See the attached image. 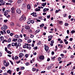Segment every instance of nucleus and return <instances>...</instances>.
Returning <instances> with one entry per match:
<instances>
[{
	"mask_svg": "<svg viewBox=\"0 0 75 75\" xmlns=\"http://www.w3.org/2000/svg\"><path fill=\"white\" fill-rule=\"evenodd\" d=\"M26 20V17L22 15L21 17L19 19L20 21H25Z\"/></svg>",
	"mask_w": 75,
	"mask_h": 75,
	"instance_id": "1",
	"label": "nucleus"
},
{
	"mask_svg": "<svg viewBox=\"0 0 75 75\" xmlns=\"http://www.w3.org/2000/svg\"><path fill=\"white\" fill-rule=\"evenodd\" d=\"M17 42H16L15 43L14 42H13L11 43V45L12 47H16L17 46Z\"/></svg>",
	"mask_w": 75,
	"mask_h": 75,
	"instance_id": "2",
	"label": "nucleus"
},
{
	"mask_svg": "<svg viewBox=\"0 0 75 75\" xmlns=\"http://www.w3.org/2000/svg\"><path fill=\"white\" fill-rule=\"evenodd\" d=\"M45 51H48V50H49V47L47 46H46V45H45Z\"/></svg>",
	"mask_w": 75,
	"mask_h": 75,
	"instance_id": "3",
	"label": "nucleus"
},
{
	"mask_svg": "<svg viewBox=\"0 0 75 75\" xmlns=\"http://www.w3.org/2000/svg\"><path fill=\"white\" fill-rule=\"evenodd\" d=\"M49 39H48V41H51V40H52V36L50 35L48 36Z\"/></svg>",
	"mask_w": 75,
	"mask_h": 75,
	"instance_id": "4",
	"label": "nucleus"
},
{
	"mask_svg": "<svg viewBox=\"0 0 75 75\" xmlns=\"http://www.w3.org/2000/svg\"><path fill=\"white\" fill-rule=\"evenodd\" d=\"M16 12L18 14H21V10L19 9H17L16 10Z\"/></svg>",
	"mask_w": 75,
	"mask_h": 75,
	"instance_id": "5",
	"label": "nucleus"
},
{
	"mask_svg": "<svg viewBox=\"0 0 75 75\" xmlns=\"http://www.w3.org/2000/svg\"><path fill=\"white\" fill-rule=\"evenodd\" d=\"M39 59L41 60H43L44 59V56H40L39 57Z\"/></svg>",
	"mask_w": 75,
	"mask_h": 75,
	"instance_id": "6",
	"label": "nucleus"
},
{
	"mask_svg": "<svg viewBox=\"0 0 75 75\" xmlns=\"http://www.w3.org/2000/svg\"><path fill=\"white\" fill-rule=\"evenodd\" d=\"M27 8L30 10V9H31V6L30 4H28L27 6Z\"/></svg>",
	"mask_w": 75,
	"mask_h": 75,
	"instance_id": "7",
	"label": "nucleus"
},
{
	"mask_svg": "<svg viewBox=\"0 0 75 75\" xmlns=\"http://www.w3.org/2000/svg\"><path fill=\"white\" fill-rule=\"evenodd\" d=\"M14 9L15 8L14 7H12L11 8V9L12 11H11V13H14Z\"/></svg>",
	"mask_w": 75,
	"mask_h": 75,
	"instance_id": "8",
	"label": "nucleus"
},
{
	"mask_svg": "<svg viewBox=\"0 0 75 75\" xmlns=\"http://www.w3.org/2000/svg\"><path fill=\"white\" fill-rule=\"evenodd\" d=\"M4 13V16H6L8 14V12L7 11H6Z\"/></svg>",
	"mask_w": 75,
	"mask_h": 75,
	"instance_id": "9",
	"label": "nucleus"
},
{
	"mask_svg": "<svg viewBox=\"0 0 75 75\" xmlns=\"http://www.w3.org/2000/svg\"><path fill=\"white\" fill-rule=\"evenodd\" d=\"M47 11H48V10H49V8H44L43 10V12H46V11H47Z\"/></svg>",
	"mask_w": 75,
	"mask_h": 75,
	"instance_id": "10",
	"label": "nucleus"
},
{
	"mask_svg": "<svg viewBox=\"0 0 75 75\" xmlns=\"http://www.w3.org/2000/svg\"><path fill=\"white\" fill-rule=\"evenodd\" d=\"M36 13H35V12H33L32 13H31L30 15H33V16L35 17V16H36Z\"/></svg>",
	"mask_w": 75,
	"mask_h": 75,
	"instance_id": "11",
	"label": "nucleus"
},
{
	"mask_svg": "<svg viewBox=\"0 0 75 75\" xmlns=\"http://www.w3.org/2000/svg\"><path fill=\"white\" fill-rule=\"evenodd\" d=\"M23 1V0H18L17 3L18 4H20L21 3H22Z\"/></svg>",
	"mask_w": 75,
	"mask_h": 75,
	"instance_id": "12",
	"label": "nucleus"
},
{
	"mask_svg": "<svg viewBox=\"0 0 75 75\" xmlns=\"http://www.w3.org/2000/svg\"><path fill=\"white\" fill-rule=\"evenodd\" d=\"M22 41H23V40L21 39H19L18 40V42H19V43L21 42Z\"/></svg>",
	"mask_w": 75,
	"mask_h": 75,
	"instance_id": "13",
	"label": "nucleus"
},
{
	"mask_svg": "<svg viewBox=\"0 0 75 75\" xmlns=\"http://www.w3.org/2000/svg\"><path fill=\"white\" fill-rule=\"evenodd\" d=\"M7 73L8 74H11V70H8L7 71Z\"/></svg>",
	"mask_w": 75,
	"mask_h": 75,
	"instance_id": "14",
	"label": "nucleus"
},
{
	"mask_svg": "<svg viewBox=\"0 0 75 75\" xmlns=\"http://www.w3.org/2000/svg\"><path fill=\"white\" fill-rule=\"evenodd\" d=\"M17 40H18L17 38H13V40H12V41H13V42H16V41H17Z\"/></svg>",
	"mask_w": 75,
	"mask_h": 75,
	"instance_id": "15",
	"label": "nucleus"
},
{
	"mask_svg": "<svg viewBox=\"0 0 75 75\" xmlns=\"http://www.w3.org/2000/svg\"><path fill=\"white\" fill-rule=\"evenodd\" d=\"M46 2L43 3V4H41V6H43V7H45V6H46Z\"/></svg>",
	"mask_w": 75,
	"mask_h": 75,
	"instance_id": "16",
	"label": "nucleus"
},
{
	"mask_svg": "<svg viewBox=\"0 0 75 75\" xmlns=\"http://www.w3.org/2000/svg\"><path fill=\"white\" fill-rule=\"evenodd\" d=\"M1 29L2 30H3V31H6V29L3 27H1Z\"/></svg>",
	"mask_w": 75,
	"mask_h": 75,
	"instance_id": "17",
	"label": "nucleus"
},
{
	"mask_svg": "<svg viewBox=\"0 0 75 75\" xmlns=\"http://www.w3.org/2000/svg\"><path fill=\"white\" fill-rule=\"evenodd\" d=\"M23 48H27V49H28V46H27L26 45H25L23 46Z\"/></svg>",
	"mask_w": 75,
	"mask_h": 75,
	"instance_id": "18",
	"label": "nucleus"
},
{
	"mask_svg": "<svg viewBox=\"0 0 75 75\" xmlns=\"http://www.w3.org/2000/svg\"><path fill=\"white\" fill-rule=\"evenodd\" d=\"M26 30H29L30 28V27L28 26H26L25 27Z\"/></svg>",
	"mask_w": 75,
	"mask_h": 75,
	"instance_id": "19",
	"label": "nucleus"
},
{
	"mask_svg": "<svg viewBox=\"0 0 75 75\" xmlns=\"http://www.w3.org/2000/svg\"><path fill=\"white\" fill-rule=\"evenodd\" d=\"M57 57V56H54L53 57H52V61H54L55 60L54 58H56Z\"/></svg>",
	"mask_w": 75,
	"mask_h": 75,
	"instance_id": "20",
	"label": "nucleus"
},
{
	"mask_svg": "<svg viewBox=\"0 0 75 75\" xmlns=\"http://www.w3.org/2000/svg\"><path fill=\"white\" fill-rule=\"evenodd\" d=\"M26 5V3L23 4L22 5V7H25Z\"/></svg>",
	"mask_w": 75,
	"mask_h": 75,
	"instance_id": "21",
	"label": "nucleus"
},
{
	"mask_svg": "<svg viewBox=\"0 0 75 75\" xmlns=\"http://www.w3.org/2000/svg\"><path fill=\"white\" fill-rule=\"evenodd\" d=\"M0 38L1 39V41H3V40H4V37L3 36L1 37Z\"/></svg>",
	"mask_w": 75,
	"mask_h": 75,
	"instance_id": "22",
	"label": "nucleus"
},
{
	"mask_svg": "<svg viewBox=\"0 0 75 75\" xmlns=\"http://www.w3.org/2000/svg\"><path fill=\"white\" fill-rule=\"evenodd\" d=\"M15 37L17 38H20V36L18 35H15Z\"/></svg>",
	"mask_w": 75,
	"mask_h": 75,
	"instance_id": "23",
	"label": "nucleus"
},
{
	"mask_svg": "<svg viewBox=\"0 0 75 75\" xmlns=\"http://www.w3.org/2000/svg\"><path fill=\"white\" fill-rule=\"evenodd\" d=\"M63 17H67V14L65 13L64 14H63Z\"/></svg>",
	"mask_w": 75,
	"mask_h": 75,
	"instance_id": "24",
	"label": "nucleus"
},
{
	"mask_svg": "<svg viewBox=\"0 0 75 75\" xmlns=\"http://www.w3.org/2000/svg\"><path fill=\"white\" fill-rule=\"evenodd\" d=\"M35 11H41V10L40 9H38V8H36L35 9Z\"/></svg>",
	"mask_w": 75,
	"mask_h": 75,
	"instance_id": "25",
	"label": "nucleus"
},
{
	"mask_svg": "<svg viewBox=\"0 0 75 75\" xmlns=\"http://www.w3.org/2000/svg\"><path fill=\"white\" fill-rule=\"evenodd\" d=\"M3 27L4 28H5L6 29H7V25H4L3 26Z\"/></svg>",
	"mask_w": 75,
	"mask_h": 75,
	"instance_id": "26",
	"label": "nucleus"
},
{
	"mask_svg": "<svg viewBox=\"0 0 75 75\" xmlns=\"http://www.w3.org/2000/svg\"><path fill=\"white\" fill-rule=\"evenodd\" d=\"M5 3H6V2L3 1L1 2V4L2 6H4L5 5Z\"/></svg>",
	"mask_w": 75,
	"mask_h": 75,
	"instance_id": "27",
	"label": "nucleus"
},
{
	"mask_svg": "<svg viewBox=\"0 0 75 75\" xmlns=\"http://www.w3.org/2000/svg\"><path fill=\"white\" fill-rule=\"evenodd\" d=\"M11 47V44H9L7 45V48L8 49H9L10 48V47Z\"/></svg>",
	"mask_w": 75,
	"mask_h": 75,
	"instance_id": "28",
	"label": "nucleus"
},
{
	"mask_svg": "<svg viewBox=\"0 0 75 75\" xmlns=\"http://www.w3.org/2000/svg\"><path fill=\"white\" fill-rule=\"evenodd\" d=\"M40 31V30H39V29L37 30H36L35 33H39Z\"/></svg>",
	"mask_w": 75,
	"mask_h": 75,
	"instance_id": "29",
	"label": "nucleus"
},
{
	"mask_svg": "<svg viewBox=\"0 0 75 75\" xmlns=\"http://www.w3.org/2000/svg\"><path fill=\"white\" fill-rule=\"evenodd\" d=\"M7 53H8V54H12V53L11 52L8 51V50H7Z\"/></svg>",
	"mask_w": 75,
	"mask_h": 75,
	"instance_id": "30",
	"label": "nucleus"
},
{
	"mask_svg": "<svg viewBox=\"0 0 75 75\" xmlns=\"http://www.w3.org/2000/svg\"><path fill=\"white\" fill-rule=\"evenodd\" d=\"M11 38H10L8 39V42H11Z\"/></svg>",
	"mask_w": 75,
	"mask_h": 75,
	"instance_id": "31",
	"label": "nucleus"
},
{
	"mask_svg": "<svg viewBox=\"0 0 75 75\" xmlns=\"http://www.w3.org/2000/svg\"><path fill=\"white\" fill-rule=\"evenodd\" d=\"M71 34H74L75 33V31L74 30H72L70 32Z\"/></svg>",
	"mask_w": 75,
	"mask_h": 75,
	"instance_id": "32",
	"label": "nucleus"
},
{
	"mask_svg": "<svg viewBox=\"0 0 75 75\" xmlns=\"http://www.w3.org/2000/svg\"><path fill=\"white\" fill-rule=\"evenodd\" d=\"M8 65H9V63L8 62L6 63V67H8Z\"/></svg>",
	"mask_w": 75,
	"mask_h": 75,
	"instance_id": "33",
	"label": "nucleus"
},
{
	"mask_svg": "<svg viewBox=\"0 0 75 75\" xmlns=\"http://www.w3.org/2000/svg\"><path fill=\"white\" fill-rule=\"evenodd\" d=\"M30 23H31L32 24H34V21L33 20H30Z\"/></svg>",
	"mask_w": 75,
	"mask_h": 75,
	"instance_id": "34",
	"label": "nucleus"
},
{
	"mask_svg": "<svg viewBox=\"0 0 75 75\" xmlns=\"http://www.w3.org/2000/svg\"><path fill=\"white\" fill-rule=\"evenodd\" d=\"M51 67L48 66L47 67V69H48V70H50V69H51Z\"/></svg>",
	"mask_w": 75,
	"mask_h": 75,
	"instance_id": "35",
	"label": "nucleus"
},
{
	"mask_svg": "<svg viewBox=\"0 0 75 75\" xmlns=\"http://www.w3.org/2000/svg\"><path fill=\"white\" fill-rule=\"evenodd\" d=\"M69 25V24L67 23H65L64 24V25L66 26H68Z\"/></svg>",
	"mask_w": 75,
	"mask_h": 75,
	"instance_id": "36",
	"label": "nucleus"
},
{
	"mask_svg": "<svg viewBox=\"0 0 75 75\" xmlns=\"http://www.w3.org/2000/svg\"><path fill=\"white\" fill-rule=\"evenodd\" d=\"M40 27H44V23H42L41 25H40Z\"/></svg>",
	"mask_w": 75,
	"mask_h": 75,
	"instance_id": "37",
	"label": "nucleus"
},
{
	"mask_svg": "<svg viewBox=\"0 0 75 75\" xmlns=\"http://www.w3.org/2000/svg\"><path fill=\"white\" fill-rule=\"evenodd\" d=\"M18 57L17 56H15V59L17 60L18 59Z\"/></svg>",
	"mask_w": 75,
	"mask_h": 75,
	"instance_id": "38",
	"label": "nucleus"
},
{
	"mask_svg": "<svg viewBox=\"0 0 75 75\" xmlns=\"http://www.w3.org/2000/svg\"><path fill=\"white\" fill-rule=\"evenodd\" d=\"M28 56H29V54H26L25 55V57L26 58H28Z\"/></svg>",
	"mask_w": 75,
	"mask_h": 75,
	"instance_id": "39",
	"label": "nucleus"
},
{
	"mask_svg": "<svg viewBox=\"0 0 75 75\" xmlns=\"http://www.w3.org/2000/svg\"><path fill=\"white\" fill-rule=\"evenodd\" d=\"M74 57H75V56H74L73 55H71L70 58H71L73 59V58H74Z\"/></svg>",
	"mask_w": 75,
	"mask_h": 75,
	"instance_id": "40",
	"label": "nucleus"
},
{
	"mask_svg": "<svg viewBox=\"0 0 75 75\" xmlns=\"http://www.w3.org/2000/svg\"><path fill=\"white\" fill-rule=\"evenodd\" d=\"M31 42V40H28V43H30V42Z\"/></svg>",
	"mask_w": 75,
	"mask_h": 75,
	"instance_id": "41",
	"label": "nucleus"
},
{
	"mask_svg": "<svg viewBox=\"0 0 75 75\" xmlns=\"http://www.w3.org/2000/svg\"><path fill=\"white\" fill-rule=\"evenodd\" d=\"M40 44H41V42L40 41H39L37 44L38 45H40Z\"/></svg>",
	"mask_w": 75,
	"mask_h": 75,
	"instance_id": "42",
	"label": "nucleus"
},
{
	"mask_svg": "<svg viewBox=\"0 0 75 75\" xmlns=\"http://www.w3.org/2000/svg\"><path fill=\"white\" fill-rule=\"evenodd\" d=\"M6 5H11V4L7 3L6 4Z\"/></svg>",
	"mask_w": 75,
	"mask_h": 75,
	"instance_id": "43",
	"label": "nucleus"
},
{
	"mask_svg": "<svg viewBox=\"0 0 75 75\" xmlns=\"http://www.w3.org/2000/svg\"><path fill=\"white\" fill-rule=\"evenodd\" d=\"M36 70V69L34 68H33L32 69V71H35Z\"/></svg>",
	"mask_w": 75,
	"mask_h": 75,
	"instance_id": "44",
	"label": "nucleus"
},
{
	"mask_svg": "<svg viewBox=\"0 0 75 75\" xmlns=\"http://www.w3.org/2000/svg\"><path fill=\"white\" fill-rule=\"evenodd\" d=\"M19 54L22 57H23V56H24V54L22 53H20Z\"/></svg>",
	"mask_w": 75,
	"mask_h": 75,
	"instance_id": "45",
	"label": "nucleus"
},
{
	"mask_svg": "<svg viewBox=\"0 0 75 75\" xmlns=\"http://www.w3.org/2000/svg\"><path fill=\"white\" fill-rule=\"evenodd\" d=\"M20 62H21L20 60H19L18 61H16V64H19V63H20Z\"/></svg>",
	"mask_w": 75,
	"mask_h": 75,
	"instance_id": "46",
	"label": "nucleus"
},
{
	"mask_svg": "<svg viewBox=\"0 0 75 75\" xmlns=\"http://www.w3.org/2000/svg\"><path fill=\"white\" fill-rule=\"evenodd\" d=\"M17 45L18 46V47H20L21 45V43H18Z\"/></svg>",
	"mask_w": 75,
	"mask_h": 75,
	"instance_id": "47",
	"label": "nucleus"
},
{
	"mask_svg": "<svg viewBox=\"0 0 75 75\" xmlns=\"http://www.w3.org/2000/svg\"><path fill=\"white\" fill-rule=\"evenodd\" d=\"M73 40V38H70V39L69 40V41H72Z\"/></svg>",
	"mask_w": 75,
	"mask_h": 75,
	"instance_id": "48",
	"label": "nucleus"
},
{
	"mask_svg": "<svg viewBox=\"0 0 75 75\" xmlns=\"http://www.w3.org/2000/svg\"><path fill=\"white\" fill-rule=\"evenodd\" d=\"M9 62H11V64L12 65H13V62H12V61L11 60H9Z\"/></svg>",
	"mask_w": 75,
	"mask_h": 75,
	"instance_id": "49",
	"label": "nucleus"
},
{
	"mask_svg": "<svg viewBox=\"0 0 75 75\" xmlns=\"http://www.w3.org/2000/svg\"><path fill=\"white\" fill-rule=\"evenodd\" d=\"M70 74L71 75H74V71H71Z\"/></svg>",
	"mask_w": 75,
	"mask_h": 75,
	"instance_id": "50",
	"label": "nucleus"
},
{
	"mask_svg": "<svg viewBox=\"0 0 75 75\" xmlns=\"http://www.w3.org/2000/svg\"><path fill=\"white\" fill-rule=\"evenodd\" d=\"M29 64V62H27L25 64V65L26 66H28V64Z\"/></svg>",
	"mask_w": 75,
	"mask_h": 75,
	"instance_id": "51",
	"label": "nucleus"
},
{
	"mask_svg": "<svg viewBox=\"0 0 75 75\" xmlns=\"http://www.w3.org/2000/svg\"><path fill=\"white\" fill-rule=\"evenodd\" d=\"M4 22L5 23H7L8 21V20H4Z\"/></svg>",
	"mask_w": 75,
	"mask_h": 75,
	"instance_id": "52",
	"label": "nucleus"
},
{
	"mask_svg": "<svg viewBox=\"0 0 75 75\" xmlns=\"http://www.w3.org/2000/svg\"><path fill=\"white\" fill-rule=\"evenodd\" d=\"M61 57H59L58 59V60L59 61H61Z\"/></svg>",
	"mask_w": 75,
	"mask_h": 75,
	"instance_id": "53",
	"label": "nucleus"
},
{
	"mask_svg": "<svg viewBox=\"0 0 75 75\" xmlns=\"http://www.w3.org/2000/svg\"><path fill=\"white\" fill-rule=\"evenodd\" d=\"M11 25H14V23L13 22H11L10 23Z\"/></svg>",
	"mask_w": 75,
	"mask_h": 75,
	"instance_id": "54",
	"label": "nucleus"
},
{
	"mask_svg": "<svg viewBox=\"0 0 75 75\" xmlns=\"http://www.w3.org/2000/svg\"><path fill=\"white\" fill-rule=\"evenodd\" d=\"M50 18V15L47 16V18L49 19Z\"/></svg>",
	"mask_w": 75,
	"mask_h": 75,
	"instance_id": "55",
	"label": "nucleus"
},
{
	"mask_svg": "<svg viewBox=\"0 0 75 75\" xmlns=\"http://www.w3.org/2000/svg\"><path fill=\"white\" fill-rule=\"evenodd\" d=\"M5 17H6V18H10V15H9L7 16H5Z\"/></svg>",
	"mask_w": 75,
	"mask_h": 75,
	"instance_id": "56",
	"label": "nucleus"
},
{
	"mask_svg": "<svg viewBox=\"0 0 75 75\" xmlns=\"http://www.w3.org/2000/svg\"><path fill=\"white\" fill-rule=\"evenodd\" d=\"M5 51L7 52V51H8V50H7V47H5Z\"/></svg>",
	"mask_w": 75,
	"mask_h": 75,
	"instance_id": "57",
	"label": "nucleus"
},
{
	"mask_svg": "<svg viewBox=\"0 0 75 75\" xmlns=\"http://www.w3.org/2000/svg\"><path fill=\"white\" fill-rule=\"evenodd\" d=\"M25 40H27L28 39V37L26 36L25 37Z\"/></svg>",
	"mask_w": 75,
	"mask_h": 75,
	"instance_id": "58",
	"label": "nucleus"
},
{
	"mask_svg": "<svg viewBox=\"0 0 75 75\" xmlns=\"http://www.w3.org/2000/svg\"><path fill=\"white\" fill-rule=\"evenodd\" d=\"M7 32L8 34H10V30H8L7 31Z\"/></svg>",
	"mask_w": 75,
	"mask_h": 75,
	"instance_id": "59",
	"label": "nucleus"
},
{
	"mask_svg": "<svg viewBox=\"0 0 75 75\" xmlns=\"http://www.w3.org/2000/svg\"><path fill=\"white\" fill-rule=\"evenodd\" d=\"M20 69V68H16V71L17 72H18V71H19V70Z\"/></svg>",
	"mask_w": 75,
	"mask_h": 75,
	"instance_id": "60",
	"label": "nucleus"
},
{
	"mask_svg": "<svg viewBox=\"0 0 75 75\" xmlns=\"http://www.w3.org/2000/svg\"><path fill=\"white\" fill-rule=\"evenodd\" d=\"M51 43L54 44V41L53 40H52L50 41Z\"/></svg>",
	"mask_w": 75,
	"mask_h": 75,
	"instance_id": "61",
	"label": "nucleus"
},
{
	"mask_svg": "<svg viewBox=\"0 0 75 75\" xmlns=\"http://www.w3.org/2000/svg\"><path fill=\"white\" fill-rule=\"evenodd\" d=\"M27 23L28 24H30V23H31V21H28L27 22Z\"/></svg>",
	"mask_w": 75,
	"mask_h": 75,
	"instance_id": "62",
	"label": "nucleus"
},
{
	"mask_svg": "<svg viewBox=\"0 0 75 75\" xmlns=\"http://www.w3.org/2000/svg\"><path fill=\"white\" fill-rule=\"evenodd\" d=\"M63 21H59V24H61V23H62Z\"/></svg>",
	"mask_w": 75,
	"mask_h": 75,
	"instance_id": "63",
	"label": "nucleus"
},
{
	"mask_svg": "<svg viewBox=\"0 0 75 75\" xmlns=\"http://www.w3.org/2000/svg\"><path fill=\"white\" fill-rule=\"evenodd\" d=\"M9 2H10V3H12L13 2V1L11 0H8Z\"/></svg>",
	"mask_w": 75,
	"mask_h": 75,
	"instance_id": "64",
	"label": "nucleus"
}]
</instances>
